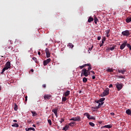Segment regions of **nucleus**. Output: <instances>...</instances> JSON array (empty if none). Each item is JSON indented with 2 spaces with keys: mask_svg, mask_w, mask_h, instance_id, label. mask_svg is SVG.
I'll use <instances>...</instances> for the list:
<instances>
[{
  "mask_svg": "<svg viewBox=\"0 0 131 131\" xmlns=\"http://www.w3.org/2000/svg\"><path fill=\"white\" fill-rule=\"evenodd\" d=\"M84 115L85 116H86L88 119H90L91 120H96V118L93 117L92 116L90 115V114H89L88 113H85L84 114Z\"/></svg>",
  "mask_w": 131,
  "mask_h": 131,
  "instance_id": "f257e3e1",
  "label": "nucleus"
},
{
  "mask_svg": "<svg viewBox=\"0 0 131 131\" xmlns=\"http://www.w3.org/2000/svg\"><path fill=\"white\" fill-rule=\"evenodd\" d=\"M109 95V88H106L105 90L101 94V97H106Z\"/></svg>",
  "mask_w": 131,
  "mask_h": 131,
  "instance_id": "f03ea898",
  "label": "nucleus"
},
{
  "mask_svg": "<svg viewBox=\"0 0 131 131\" xmlns=\"http://www.w3.org/2000/svg\"><path fill=\"white\" fill-rule=\"evenodd\" d=\"M130 32L129 30H125L122 32V35H124V36H129L130 35Z\"/></svg>",
  "mask_w": 131,
  "mask_h": 131,
  "instance_id": "7ed1b4c3",
  "label": "nucleus"
},
{
  "mask_svg": "<svg viewBox=\"0 0 131 131\" xmlns=\"http://www.w3.org/2000/svg\"><path fill=\"white\" fill-rule=\"evenodd\" d=\"M89 71H87L86 69H83L82 70L81 74H83L85 76V77H88L89 76Z\"/></svg>",
  "mask_w": 131,
  "mask_h": 131,
  "instance_id": "20e7f679",
  "label": "nucleus"
},
{
  "mask_svg": "<svg viewBox=\"0 0 131 131\" xmlns=\"http://www.w3.org/2000/svg\"><path fill=\"white\" fill-rule=\"evenodd\" d=\"M115 85L117 89V91H120L123 88L122 83H117L116 84H115Z\"/></svg>",
  "mask_w": 131,
  "mask_h": 131,
  "instance_id": "39448f33",
  "label": "nucleus"
},
{
  "mask_svg": "<svg viewBox=\"0 0 131 131\" xmlns=\"http://www.w3.org/2000/svg\"><path fill=\"white\" fill-rule=\"evenodd\" d=\"M70 120H73L74 121H81V119H80V117L78 116L76 117L72 118Z\"/></svg>",
  "mask_w": 131,
  "mask_h": 131,
  "instance_id": "423d86ee",
  "label": "nucleus"
},
{
  "mask_svg": "<svg viewBox=\"0 0 131 131\" xmlns=\"http://www.w3.org/2000/svg\"><path fill=\"white\" fill-rule=\"evenodd\" d=\"M5 50L7 51V52H9V53H11V52H12V50H13V47L12 46H7L6 47Z\"/></svg>",
  "mask_w": 131,
  "mask_h": 131,
  "instance_id": "0eeeda50",
  "label": "nucleus"
},
{
  "mask_svg": "<svg viewBox=\"0 0 131 131\" xmlns=\"http://www.w3.org/2000/svg\"><path fill=\"white\" fill-rule=\"evenodd\" d=\"M126 43H127V41H125L120 47V50H123L124 48L126 46Z\"/></svg>",
  "mask_w": 131,
  "mask_h": 131,
  "instance_id": "6e6552de",
  "label": "nucleus"
},
{
  "mask_svg": "<svg viewBox=\"0 0 131 131\" xmlns=\"http://www.w3.org/2000/svg\"><path fill=\"white\" fill-rule=\"evenodd\" d=\"M51 61V58H48L46 60L43 61V66H47V65H48V64H49V63H50Z\"/></svg>",
  "mask_w": 131,
  "mask_h": 131,
  "instance_id": "1a4fd4ad",
  "label": "nucleus"
},
{
  "mask_svg": "<svg viewBox=\"0 0 131 131\" xmlns=\"http://www.w3.org/2000/svg\"><path fill=\"white\" fill-rule=\"evenodd\" d=\"M52 98V95L50 94H46L44 96V99L45 100H50Z\"/></svg>",
  "mask_w": 131,
  "mask_h": 131,
  "instance_id": "9d476101",
  "label": "nucleus"
},
{
  "mask_svg": "<svg viewBox=\"0 0 131 131\" xmlns=\"http://www.w3.org/2000/svg\"><path fill=\"white\" fill-rule=\"evenodd\" d=\"M52 112L54 113L55 116H56V118H58V108H53L52 110Z\"/></svg>",
  "mask_w": 131,
  "mask_h": 131,
  "instance_id": "9b49d317",
  "label": "nucleus"
},
{
  "mask_svg": "<svg viewBox=\"0 0 131 131\" xmlns=\"http://www.w3.org/2000/svg\"><path fill=\"white\" fill-rule=\"evenodd\" d=\"M118 72L119 73H121L122 74H124L125 72H126V71L124 69H122V70H120V69H118Z\"/></svg>",
  "mask_w": 131,
  "mask_h": 131,
  "instance_id": "f8f14e48",
  "label": "nucleus"
},
{
  "mask_svg": "<svg viewBox=\"0 0 131 131\" xmlns=\"http://www.w3.org/2000/svg\"><path fill=\"white\" fill-rule=\"evenodd\" d=\"M112 127V125H106L101 127V128H111Z\"/></svg>",
  "mask_w": 131,
  "mask_h": 131,
  "instance_id": "ddd939ff",
  "label": "nucleus"
},
{
  "mask_svg": "<svg viewBox=\"0 0 131 131\" xmlns=\"http://www.w3.org/2000/svg\"><path fill=\"white\" fill-rule=\"evenodd\" d=\"M10 69L9 68L5 66V67L2 70V74H3V73H4L5 71H6V70H8V69Z\"/></svg>",
  "mask_w": 131,
  "mask_h": 131,
  "instance_id": "4468645a",
  "label": "nucleus"
},
{
  "mask_svg": "<svg viewBox=\"0 0 131 131\" xmlns=\"http://www.w3.org/2000/svg\"><path fill=\"white\" fill-rule=\"evenodd\" d=\"M69 128V125H66V126L62 128V130H67Z\"/></svg>",
  "mask_w": 131,
  "mask_h": 131,
  "instance_id": "2eb2a0df",
  "label": "nucleus"
},
{
  "mask_svg": "<svg viewBox=\"0 0 131 131\" xmlns=\"http://www.w3.org/2000/svg\"><path fill=\"white\" fill-rule=\"evenodd\" d=\"M5 66L6 67H8V68H11V62H10V61H8L6 64Z\"/></svg>",
  "mask_w": 131,
  "mask_h": 131,
  "instance_id": "dca6fc26",
  "label": "nucleus"
},
{
  "mask_svg": "<svg viewBox=\"0 0 131 131\" xmlns=\"http://www.w3.org/2000/svg\"><path fill=\"white\" fill-rule=\"evenodd\" d=\"M69 95H70V91L67 90L64 93V96L65 97H68V96H69Z\"/></svg>",
  "mask_w": 131,
  "mask_h": 131,
  "instance_id": "f3484780",
  "label": "nucleus"
},
{
  "mask_svg": "<svg viewBox=\"0 0 131 131\" xmlns=\"http://www.w3.org/2000/svg\"><path fill=\"white\" fill-rule=\"evenodd\" d=\"M26 130H27V131H29V130L35 131V129L33 127H30V128H28V129L26 128Z\"/></svg>",
  "mask_w": 131,
  "mask_h": 131,
  "instance_id": "a211bd4d",
  "label": "nucleus"
},
{
  "mask_svg": "<svg viewBox=\"0 0 131 131\" xmlns=\"http://www.w3.org/2000/svg\"><path fill=\"white\" fill-rule=\"evenodd\" d=\"M125 21L127 23H129V22H131V17H127Z\"/></svg>",
  "mask_w": 131,
  "mask_h": 131,
  "instance_id": "6ab92c4d",
  "label": "nucleus"
},
{
  "mask_svg": "<svg viewBox=\"0 0 131 131\" xmlns=\"http://www.w3.org/2000/svg\"><path fill=\"white\" fill-rule=\"evenodd\" d=\"M92 21H94V18L92 17H90L88 19L89 23H91V22H92Z\"/></svg>",
  "mask_w": 131,
  "mask_h": 131,
  "instance_id": "aec40b11",
  "label": "nucleus"
},
{
  "mask_svg": "<svg viewBox=\"0 0 131 131\" xmlns=\"http://www.w3.org/2000/svg\"><path fill=\"white\" fill-rule=\"evenodd\" d=\"M85 66H90V64H85L83 66H79V68H80V69H82V68H84V67H85Z\"/></svg>",
  "mask_w": 131,
  "mask_h": 131,
  "instance_id": "412c9836",
  "label": "nucleus"
},
{
  "mask_svg": "<svg viewBox=\"0 0 131 131\" xmlns=\"http://www.w3.org/2000/svg\"><path fill=\"white\" fill-rule=\"evenodd\" d=\"M74 124H75V122H71L68 124L69 126H74Z\"/></svg>",
  "mask_w": 131,
  "mask_h": 131,
  "instance_id": "4be33fe9",
  "label": "nucleus"
},
{
  "mask_svg": "<svg viewBox=\"0 0 131 131\" xmlns=\"http://www.w3.org/2000/svg\"><path fill=\"white\" fill-rule=\"evenodd\" d=\"M31 113L32 114V116L34 117V116H36V115H37V114L36 113V112L34 111H31Z\"/></svg>",
  "mask_w": 131,
  "mask_h": 131,
  "instance_id": "5701e85b",
  "label": "nucleus"
},
{
  "mask_svg": "<svg viewBox=\"0 0 131 131\" xmlns=\"http://www.w3.org/2000/svg\"><path fill=\"white\" fill-rule=\"evenodd\" d=\"M14 109L15 111H17V110H18V105L16 103H14Z\"/></svg>",
  "mask_w": 131,
  "mask_h": 131,
  "instance_id": "b1692460",
  "label": "nucleus"
},
{
  "mask_svg": "<svg viewBox=\"0 0 131 131\" xmlns=\"http://www.w3.org/2000/svg\"><path fill=\"white\" fill-rule=\"evenodd\" d=\"M12 126L13 127H19V125L18 124H17V123H15L14 124H12Z\"/></svg>",
  "mask_w": 131,
  "mask_h": 131,
  "instance_id": "393cba45",
  "label": "nucleus"
},
{
  "mask_svg": "<svg viewBox=\"0 0 131 131\" xmlns=\"http://www.w3.org/2000/svg\"><path fill=\"white\" fill-rule=\"evenodd\" d=\"M107 72H113V69H112V68L110 69L108 68L106 70Z\"/></svg>",
  "mask_w": 131,
  "mask_h": 131,
  "instance_id": "a878e982",
  "label": "nucleus"
},
{
  "mask_svg": "<svg viewBox=\"0 0 131 131\" xmlns=\"http://www.w3.org/2000/svg\"><path fill=\"white\" fill-rule=\"evenodd\" d=\"M98 21H99V19H98V18H97V17H94V22H95V24H97Z\"/></svg>",
  "mask_w": 131,
  "mask_h": 131,
  "instance_id": "bb28decb",
  "label": "nucleus"
},
{
  "mask_svg": "<svg viewBox=\"0 0 131 131\" xmlns=\"http://www.w3.org/2000/svg\"><path fill=\"white\" fill-rule=\"evenodd\" d=\"M68 46L70 47V48L71 49H73V48L74 47V45H73V44L72 43H69Z\"/></svg>",
  "mask_w": 131,
  "mask_h": 131,
  "instance_id": "cd10ccee",
  "label": "nucleus"
},
{
  "mask_svg": "<svg viewBox=\"0 0 131 131\" xmlns=\"http://www.w3.org/2000/svg\"><path fill=\"white\" fill-rule=\"evenodd\" d=\"M126 47H127V48H129V49L130 50H131V46H130V44L126 43Z\"/></svg>",
  "mask_w": 131,
  "mask_h": 131,
  "instance_id": "c85d7f7f",
  "label": "nucleus"
},
{
  "mask_svg": "<svg viewBox=\"0 0 131 131\" xmlns=\"http://www.w3.org/2000/svg\"><path fill=\"white\" fill-rule=\"evenodd\" d=\"M87 64H89V66H89L88 70L87 71H90V70H92V66H91V64L88 63Z\"/></svg>",
  "mask_w": 131,
  "mask_h": 131,
  "instance_id": "c756f323",
  "label": "nucleus"
},
{
  "mask_svg": "<svg viewBox=\"0 0 131 131\" xmlns=\"http://www.w3.org/2000/svg\"><path fill=\"white\" fill-rule=\"evenodd\" d=\"M105 98H100V99H99V102H100V103L101 102H104V101H105Z\"/></svg>",
  "mask_w": 131,
  "mask_h": 131,
  "instance_id": "7c9ffc66",
  "label": "nucleus"
},
{
  "mask_svg": "<svg viewBox=\"0 0 131 131\" xmlns=\"http://www.w3.org/2000/svg\"><path fill=\"white\" fill-rule=\"evenodd\" d=\"M32 60L35 62V63H38V61H37V58L36 57H33Z\"/></svg>",
  "mask_w": 131,
  "mask_h": 131,
  "instance_id": "2f4dec72",
  "label": "nucleus"
},
{
  "mask_svg": "<svg viewBox=\"0 0 131 131\" xmlns=\"http://www.w3.org/2000/svg\"><path fill=\"white\" fill-rule=\"evenodd\" d=\"M93 48H94V46H92L91 48H89L88 53L89 54H91V51H92V50H93Z\"/></svg>",
  "mask_w": 131,
  "mask_h": 131,
  "instance_id": "473e14b6",
  "label": "nucleus"
},
{
  "mask_svg": "<svg viewBox=\"0 0 131 131\" xmlns=\"http://www.w3.org/2000/svg\"><path fill=\"white\" fill-rule=\"evenodd\" d=\"M62 102H66L67 101V98L66 97H62Z\"/></svg>",
  "mask_w": 131,
  "mask_h": 131,
  "instance_id": "72a5a7b5",
  "label": "nucleus"
},
{
  "mask_svg": "<svg viewBox=\"0 0 131 131\" xmlns=\"http://www.w3.org/2000/svg\"><path fill=\"white\" fill-rule=\"evenodd\" d=\"M88 81V78H86V77H84L83 78V82H86Z\"/></svg>",
  "mask_w": 131,
  "mask_h": 131,
  "instance_id": "f704fd0d",
  "label": "nucleus"
},
{
  "mask_svg": "<svg viewBox=\"0 0 131 131\" xmlns=\"http://www.w3.org/2000/svg\"><path fill=\"white\" fill-rule=\"evenodd\" d=\"M104 104V102H99L98 104V108H101V106Z\"/></svg>",
  "mask_w": 131,
  "mask_h": 131,
  "instance_id": "c9c22d12",
  "label": "nucleus"
},
{
  "mask_svg": "<svg viewBox=\"0 0 131 131\" xmlns=\"http://www.w3.org/2000/svg\"><path fill=\"white\" fill-rule=\"evenodd\" d=\"M46 57L47 58H50V57H51V53H50V52L46 53Z\"/></svg>",
  "mask_w": 131,
  "mask_h": 131,
  "instance_id": "e433bc0d",
  "label": "nucleus"
},
{
  "mask_svg": "<svg viewBox=\"0 0 131 131\" xmlns=\"http://www.w3.org/2000/svg\"><path fill=\"white\" fill-rule=\"evenodd\" d=\"M114 49H115V47L114 46H113L108 48V49L110 50L111 51H113Z\"/></svg>",
  "mask_w": 131,
  "mask_h": 131,
  "instance_id": "4c0bfd02",
  "label": "nucleus"
},
{
  "mask_svg": "<svg viewBox=\"0 0 131 131\" xmlns=\"http://www.w3.org/2000/svg\"><path fill=\"white\" fill-rule=\"evenodd\" d=\"M48 122L50 125H52V120L51 119H48Z\"/></svg>",
  "mask_w": 131,
  "mask_h": 131,
  "instance_id": "58836bf2",
  "label": "nucleus"
},
{
  "mask_svg": "<svg viewBox=\"0 0 131 131\" xmlns=\"http://www.w3.org/2000/svg\"><path fill=\"white\" fill-rule=\"evenodd\" d=\"M89 125H91V126H95V124L93 122H89Z\"/></svg>",
  "mask_w": 131,
  "mask_h": 131,
  "instance_id": "ea45409f",
  "label": "nucleus"
},
{
  "mask_svg": "<svg viewBox=\"0 0 131 131\" xmlns=\"http://www.w3.org/2000/svg\"><path fill=\"white\" fill-rule=\"evenodd\" d=\"M118 77L119 78H123L124 79H125V76L122 75L119 76Z\"/></svg>",
  "mask_w": 131,
  "mask_h": 131,
  "instance_id": "a19ab883",
  "label": "nucleus"
},
{
  "mask_svg": "<svg viewBox=\"0 0 131 131\" xmlns=\"http://www.w3.org/2000/svg\"><path fill=\"white\" fill-rule=\"evenodd\" d=\"M45 52H46V54H48V53H50V51H49V49L46 48V50H45Z\"/></svg>",
  "mask_w": 131,
  "mask_h": 131,
  "instance_id": "79ce46f5",
  "label": "nucleus"
},
{
  "mask_svg": "<svg viewBox=\"0 0 131 131\" xmlns=\"http://www.w3.org/2000/svg\"><path fill=\"white\" fill-rule=\"evenodd\" d=\"M64 120H65L63 118H61V121H59V122H60V123H62V122H64Z\"/></svg>",
  "mask_w": 131,
  "mask_h": 131,
  "instance_id": "37998d69",
  "label": "nucleus"
},
{
  "mask_svg": "<svg viewBox=\"0 0 131 131\" xmlns=\"http://www.w3.org/2000/svg\"><path fill=\"white\" fill-rule=\"evenodd\" d=\"M92 108H93V109H95V110H98V109H99L100 107H99V106H95V107H92Z\"/></svg>",
  "mask_w": 131,
  "mask_h": 131,
  "instance_id": "c03bdc74",
  "label": "nucleus"
},
{
  "mask_svg": "<svg viewBox=\"0 0 131 131\" xmlns=\"http://www.w3.org/2000/svg\"><path fill=\"white\" fill-rule=\"evenodd\" d=\"M110 32V30H107L106 31V34H109Z\"/></svg>",
  "mask_w": 131,
  "mask_h": 131,
  "instance_id": "a18cd8bd",
  "label": "nucleus"
},
{
  "mask_svg": "<svg viewBox=\"0 0 131 131\" xmlns=\"http://www.w3.org/2000/svg\"><path fill=\"white\" fill-rule=\"evenodd\" d=\"M105 40H106V39L105 38L102 39V42L101 43H104V42L105 41Z\"/></svg>",
  "mask_w": 131,
  "mask_h": 131,
  "instance_id": "49530a36",
  "label": "nucleus"
},
{
  "mask_svg": "<svg viewBox=\"0 0 131 131\" xmlns=\"http://www.w3.org/2000/svg\"><path fill=\"white\" fill-rule=\"evenodd\" d=\"M42 86H43V88L44 89H46V88H47V85H46V84H43L42 85Z\"/></svg>",
  "mask_w": 131,
  "mask_h": 131,
  "instance_id": "de8ad7c7",
  "label": "nucleus"
},
{
  "mask_svg": "<svg viewBox=\"0 0 131 131\" xmlns=\"http://www.w3.org/2000/svg\"><path fill=\"white\" fill-rule=\"evenodd\" d=\"M97 39H98V40H100L101 39V36H98Z\"/></svg>",
  "mask_w": 131,
  "mask_h": 131,
  "instance_id": "09e8293b",
  "label": "nucleus"
},
{
  "mask_svg": "<svg viewBox=\"0 0 131 131\" xmlns=\"http://www.w3.org/2000/svg\"><path fill=\"white\" fill-rule=\"evenodd\" d=\"M109 88H113V85L112 84H110L109 85Z\"/></svg>",
  "mask_w": 131,
  "mask_h": 131,
  "instance_id": "8fccbe9b",
  "label": "nucleus"
},
{
  "mask_svg": "<svg viewBox=\"0 0 131 131\" xmlns=\"http://www.w3.org/2000/svg\"><path fill=\"white\" fill-rule=\"evenodd\" d=\"M25 102H27V98H28L27 96H25Z\"/></svg>",
  "mask_w": 131,
  "mask_h": 131,
  "instance_id": "3c124183",
  "label": "nucleus"
},
{
  "mask_svg": "<svg viewBox=\"0 0 131 131\" xmlns=\"http://www.w3.org/2000/svg\"><path fill=\"white\" fill-rule=\"evenodd\" d=\"M95 78H96V76H92V79H95Z\"/></svg>",
  "mask_w": 131,
  "mask_h": 131,
  "instance_id": "603ef678",
  "label": "nucleus"
},
{
  "mask_svg": "<svg viewBox=\"0 0 131 131\" xmlns=\"http://www.w3.org/2000/svg\"><path fill=\"white\" fill-rule=\"evenodd\" d=\"M96 103L98 104V103H100V100H98V101H96Z\"/></svg>",
  "mask_w": 131,
  "mask_h": 131,
  "instance_id": "864d4df0",
  "label": "nucleus"
},
{
  "mask_svg": "<svg viewBox=\"0 0 131 131\" xmlns=\"http://www.w3.org/2000/svg\"><path fill=\"white\" fill-rule=\"evenodd\" d=\"M38 55H39V56H40V52L39 51L38 52Z\"/></svg>",
  "mask_w": 131,
  "mask_h": 131,
  "instance_id": "5fc2aeb1",
  "label": "nucleus"
},
{
  "mask_svg": "<svg viewBox=\"0 0 131 131\" xmlns=\"http://www.w3.org/2000/svg\"><path fill=\"white\" fill-rule=\"evenodd\" d=\"M92 73H93V74H95V72H94V71H91Z\"/></svg>",
  "mask_w": 131,
  "mask_h": 131,
  "instance_id": "6e6d98bb",
  "label": "nucleus"
},
{
  "mask_svg": "<svg viewBox=\"0 0 131 131\" xmlns=\"http://www.w3.org/2000/svg\"><path fill=\"white\" fill-rule=\"evenodd\" d=\"M31 72H33L34 71V70H33V69H31Z\"/></svg>",
  "mask_w": 131,
  "mask_h": 131,
  "instance_id": "4d7b16f0",
  "label": "nucleus"
},
{
  "mask_svg": "<svg viewBox=\"0 0 131 131\" xmlns=\"http://www.w3.org/2000/svg\"><path fill=\"white\" fill-rule=\"evenodd\" d=\"M103 45H104V43H101V45H100V47H102V46H103Z\"/></svg>",
  "mask_w": 131,
  "mask_h": 131,
  "instance_id": "13d9d810",
  "label": "nucleus"
},
{
  "mask_svg": "<svg viewBox=\"0 0 131 131\" xmlns=\"http://www.w3.org/2000/svg\"><path fill=\"white\" fill-rule=\"evenodd\" d=\"M13 122H17V120H13Z\"/></svg>",
  "mask_w": 131,
  "mask_h": 131,
  "instance_id": "bf43d9fd",
  "label": "nucleus"
},
{
  "mask_svg": "<svg viewBox=\"0 0 131 131\" xmlns=\"http://www.w3.org/2000/svg\"><path fill=\"white\" fill-rule=\"evenodd\" d=\"M111 115H114V113H111Z\"/></svg>",
  "mask_w": 131,
  "mask_h": 131,
  "instance_id": "052dcab7",
  "label": "nucleus"
},
{
  "mask_svg": "<svg viewBox=\"0 0 131 131\" xmlns=\"http://www.w3.org/2000/svg\"><path fill=\"white\" fill-rule=\"evenodd\" d=\"M88 74H89V75H90L91 74V73L90 72H89V71H88Z\"/></svg>",
  "mask_w": 131,
  "mask_h": 131,
  "instance_id": "680f3d73",
  "label": "nucleus"
},
{
  "mask_svg": "<svg viewBox=\"0 0 131 131\" xmlns=\"http://www.w3.org/2000/svg\"><path fill=\"white\" fill-rule=\"evenodd\" d=\"M32 126H33V127H35V124H33Z\"/></svg>",
  "mask_w": 131,
  "mask_h": 131,
  "instance_id": "e2e57ef3",
  "label": "nucleus"
},
{
  "mask_svg": "<svg viewBox=\"0 0 131 131\" xmlns=\"http://www.w3.org/2000/svg\"><path fill=\"white\" fill-rule=\"evenodd\" d=\"M107 37H109V34H106Z\"/></svg>",
  "mask_w": 131,
  "mask_h": 131,
  "instance_id": "0e129e2a",
  "label": "nucleus"
},
{
  "mask_svg": "<svg viewBox=\"0 0 131 131\" xmlns=\"http://www.w3.org/2000/svg\"><path fill=\"white\" fill-rule=\"evenodd\" d=\"M1 90H2V87L1 86V85H0V91Z\"/></svg>",
  "mask_w": 131,
  "mask_h": 131,
  "instance_id": "69168bd1",
  "label": "nucleus"
},
{
  "mask_svg": "<svg viewBox=\"0 0 131 131\" xmlns=\"http://www.w3.org/2000/svg\"><path fill=\"white\" fill-rule=\"evenodd\" d=\"M37 124H39V122L37 123Z\"/></svg>",
  "mask_w": 131,
  "mask_h": 131,
  "instance_id": "338daca9",
  "label": "nucleus"
}]
</instances>
